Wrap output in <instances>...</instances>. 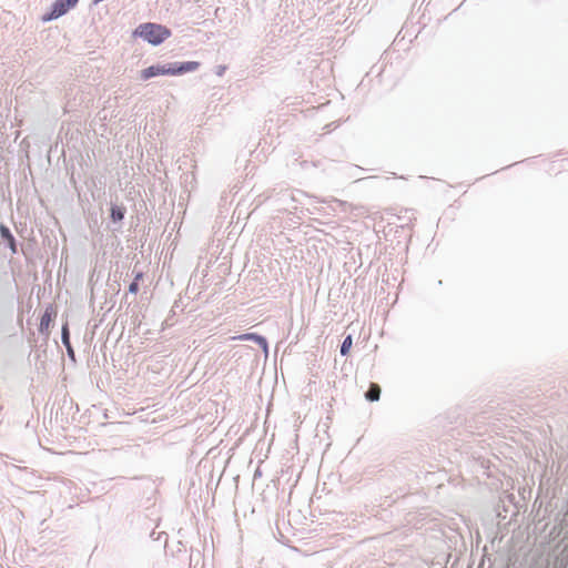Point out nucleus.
I'll return each mask as SVG.
<instances>
[{
	"mask_svg": "<svg viewBox=\"0 0 568 568\" xmlns=\"http://www.w3.org/2000/svg\"><path fill=\"white\" fill-rule=\"evenodd\" d=\"M232 339H237V341H254L255 343H257L265 352L267 351V341L263 337V336H260L255 333H246V334H242V335H239V336H234L232 337Z\"/></svg>",
	"mask_w": 568,
	"mask_h": 568,
	"instance_id": "5",
	"label": "nucleus"
},
{
	"mask_svg": "<svg viewBox=\"0 0 568 568\" xmlns=\"http://www.w3.org/2000/svg\"><path fill=\"white\" fill-rule=\"evenodd\" d=\"M142 278V273H138L133 282H139Z\"/></svg>",
	"mask_w": 568,
	"mask_h": 568,
	"instance_id": "13",
	"label": "nucleus"
},
{
	"mask_svg": "<svg viewBox=\"0 0 568 568\" xmlns=\"http://www.w3.org/2000/svg\"><path fill=\"white\" fill-rule=\"evenodd\" d=\"M352 336L348 335L347 337H345L341 347L342 355H346L348 353L349 348L352 347Z\"/></svg>",
	"mask_w": 568,
	"mask_h": 568,
	"instance_id": "9",
	"label": "nucleus"
},
{
	"mask_svg": "<svg viewBox=\"0 0 568 568\" xmlns=\"http://www.w3.org/2000/svg\"><path fill=\"white\" fill-rule=\"evenodd\" d=\"M0 233H1V236L7 241L11 252L16 253V251H17V248H16V241H14V237L11 234L10 230L6 225L1 224L0 225Z\"/></svg>",
	"mask_w": 568,
	"mask_h": 568,
	"instance_id": "6",
	"label": "nucleus"
},
{
	"mask_svg": "<svg viewBox=\"0 0 568 568\" xmlns=\"http://www.w3.org/2000/svg\"><path fill=\"white\" fill-rule=\"evenodd\" d=\"M62 342L65 345V347H69V344H70V333H69L68 323H65L62 326Z\"/></svg>",
	"mask_w": 568,
	"mask_h": 568,
	"instance_id": "10",
	"label": "nucleus"
},
{
	"mask_svg": "<svg viewBox=\"0 0 568 568\" xmlns=\"http://www.w3.org/2000/svg\"><path fill=\"white\" fill-rule=\"evenodd\" d=\"M134 37H141L153 45H158L171 36V31L158 23L146 22L140 24L133 32Z\"/></svg>",
	"mask_w": 568,
	"mask_h": 568,
	"instance_id": "1",
	"label": "nucleus"
},
{
	"mask_svg": "<svg viewBox=\"0 0 568 568\" xmlns=\"http://www.w3.org/2000/svg\"><path fill=\"white\" fill-rule=\"evenodd\" d=\"M197 67H199V62L190 61V62L182 63L179 68H176V69L174 68V70H175V74H176V73L194 71L195 69H197Z\"/></svg>",
	"mask_w": 568,
	"mask_h": 568,
	"instance_id": "8",
	"label": "nucleus"
},
{
	"mask_svg": "<svg viewBox=\"0 0 568 568\" xmlns=\"http://www.w3.org/2000/svg\"><path fill=\"white\" fill-rule=\"evenodd\" d=\"M160 74H175L174 68H165L160 65H152L146 69H144L141 72V78L143 80H148L152 77L160 75Z\"/></svg>",
	"mask_w": 568,
	"mask_h": 568,
	"instance_id": "3",
	"label": "nucleus"
},
{
	"mask_svg": "<svg viewBox=\"0 0 568 568\" xmlns=\"http://www.w3.org/2000/svg\"><path fill=\"white\" fill-rule=\"evenodd\" d=\"M379 395H381V387L377 384L373 383V384H371L369 389L367 390L365 396L368 400L375 402V400L379 399Z\"/></svg>",
	"mask_w": 568,
	"mask_h": 568,
	"instance_id": "7",
	"label": "nucleus"
},
{
	"mask_svg": "<svg viewBox=\"0 0 568 568\" xmlns=\"http://www.w3.org/2000/svg\"><path fill=\"white\" fill-rule=\"evenodd\" d=\"M55 316H57L55 308L52 305L48 306L41 317L40 327H39L41 333L49 332L50 325Z\"/></svg>",
	"mask_w": 568,
	"mask_h": 568,
	"instance_id": "4",
	"label": "nucleus"
},
{
	"mask_svg": "<svg viewBox=\"0 0 568 568\" xmlns=\"http://www.w3.org/2000/svg\"><path fill=\"white\" fill-rule=\"evenodd\" d=\"M129 291H130L131 293H134V294H135V293H138V291H139V284H138L136 282H132V283L130 284V286H129Z\"/></svg>",
	"mask_w": 568,
	"mask_h": 568,
	"instance_id": "12",
	"label": "nucleus"
},
{
	"mask_svg": "<svg viewBox=\"0 0 568 568\" xmlns=\"http://www.w3.org/2000/svg\"><path fill=\"white\" fill-rule=\"evenodd\" d=\"M79 0H57L52 4L50 13L43 17L44 21L58 19L67 13L71 8L75 7Z\"/></svg>",
	"mask_w": 568,
	"mask_h": 568,
	"instance_id": "2",
	"label": "nucleus"
},
{
	"mask_svg": "<svg viewBox=\"0 0 568 568\" xmlns=\"http://www.w3.org/2000/svg\"><path fill=\"white\" fill-rule=\"evenodd\" d=\"M111 215L114 221L122 220L124 216L123 211L119 207H113Z\"/></svg>",
	"mask_w": 568,
	"mask_h": 568,
	"instance_id": "11",
	"label": "nucleus"
},
{
	"mask_svg": "<svg viewBox=\"0 0 568 568\" xmlns=\"http://www.w3.org/2000/svg\"><path fill=\"white\" fill-rule=\"evenodd\" d=\"M67 349H68V354H69L70 356H73V349H72V347H71V344H69V347H67Z\"/></svg>",
	"mask_w": 568,
	"mask_h": 568,
	"instance_id": "14",
	"label": "nucleus"
}]
</instances>
